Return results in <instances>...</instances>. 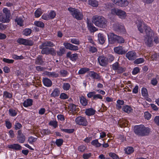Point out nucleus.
Masks as SVG:
<instances>
[{
  "label": "nucleus",
  "mask_w": 159,
  "mask_h": 159,
  "mask_svg": "<svg viewBox=\"0 0 159 159\" xmlns=\"http://www.w3.org/2000/svg\"><path fill=\"white\" fill-rule=\"evenodd\" d=\"M134 130L136 135L139 137H143L149 135L151 129L148 127H146L143 125H140L134 126Z\"/></svg>",
  "instance_id": "f257e3e1"
},
{
  "label": "nucleus",
  "mask_w": 159,
  "mask_h": 159,
  "mask_svg": "<svg viewBox=\"0 0 159 159\" xmlns=\"http://www.w3.org/2000/svg\"><path fill=\"white\" fill-rule=\"evenodd\" d=\"M92 22L97 26L105 28L107 25V21L103 16L96 15L93 17Z\"/></svg>",
  "instance_id": "f03ea898"
},
{
  "label": "nucleus",
  "mask_w": 159,
  "mask_h": 159,
  "mask_svg": "<svg viewBox=\"0 0 159 159\" xmlns=\"http://www.w3.org/2000/svg\"><path fill=\"white\" fill-rule=\"evenodd\" d=\"M3 13H0V21L2 23H8L10 21V11L7 8H4L3 10Z\"/></svg>",
  "instance_id": "7ed1b4c3"
},
{
  "label": "nucleus",
  "mask_w": 159,
  "mask_h": 159,
  "mask_svg": "<svg viewBox=\"0 0 159 159\" xmlns=\"http://www.w3.org/2000/svg\"><path fill=\"white\" fill-rule=\"evenodd\" d=\"M39 47V49H42L41 53L42 54L48 55L50 54L53 56L56 54V51L53 48L43 46L42 45H40Z\"/></svg>",
  "instance_id": "20e7f679"
},
{
  "label": "nucleus",
  "mask_w": 159,
  "mask_h": 159,
  "mask_svg": "<svg viewBox=\"0 0 159 159\" xmlns=\"http://www.w3.org/2000/svg\"><path fill=\"white\" fill-rule=\"evenodd\" d=\"M111 13L113 15H116L121 19H125L126 16L125 12L123 10L116 8L112 9L111 10Z\"/></svg>",
  "instance_id": "39448f33"
},
{
  "label": "nucleus",
  "mask_w": 159,
  "mask_h": 159,
  "mask_svg": "<svg viewBox=\"0 0 159 159\" xmlns=\"http://www.w3.org/2000/svg\"><path fill=\"white\" fill-rule=\"evenodd\" d=\"M69 10L71 12V15L77 20H81L83 19V16L82 14L78 10L75 8H69Z\"/></svg>",
  "instance_id": "423d86ee"
},
{
  "label": "nucleus",
  "mask_w": 159,
  "mask_h": 159,
  "mask_svg": "<svg viewBox=\"0 0 159 159\" xmlns=\"http://www.w3.org/2000/svg\"><path fill=\"white\" fill-rule=\"evenodd\" d=\"M112 68L114 70L116 71L119 74L123 73L126 70L125 67L120 66L118 62H116L112 65Z\"/></svg>",
  "instance_id": "0eeeda50"
},
{
  "label": "nucleus",
  "mask_w": 159,
  "mask_h": 159,
  "mask_svg": "<svg viewBox=\"0 0 159 159\" xmlns=\"http://www.w3.org/2000/svg\"><path fill=\"white\" fill-rule=\"evenodd\" d=\"M17 42L20 44H23L26 46H31L34 44V42L33 41L23 38L19 39L17 40Z\"/></svg>",
  "instance_id": "6e6552de"
},
{
  "label": "nucleus",
  "mask_w": 159,
  "mask_h": 159,
  "mask_svg": "<svg viewBox=\"0 0 159 159\" xmlns=\"http://www.w3.org/2000/svg\"><path fill=\"white\" fill-rule=\"evenodd\" d=\"M98 60L100 66L103 67H106L108 65L106 57L102 55L98 57Z\"/></svg>",
  "instance_id": "1a4fd4ad"
},
{
  "label": "nucleus",
  "mask_w": 159,
  "mask_h": 159,
  "mask_svg": "<svg viewBox=\"0 0 159 159\" xmlns=\"http://www.w3.org/2000/svg\"><path fill=\"white\" fill-rule=\"evenodd\" d=\"M116 5L122 7H125L129 4L127 0H112Z\"/></svg>",
  "instance_id": "9d476101"
},
{
  "label": "nucleus",
  "mask_w": 159,
  "mask_h": 159,
  "mask_svg": "<svg viewBox=\"0 0 159 159\" xmlns=\"http://www.w3.org/2000/svg\"><path fill=\"white\" fill-rule=\"evenodd\" d=\"M75 121L77 124L83 126H86L88 124L86 119L81 116L77 117L75 119Z\"/></svg>",
  "instance_id": "9b49d317"
},
{
  "label": "nucleus",
  "mask_w": 159,
  "mask_h": 159,
  "mask_svg": "<svg viewBox=\"0 0 159 159\" xmlns=\"http://www.w3.org/2000/svg\"><path fill=\"white\" fill-rule=\"evenodd\" d=\"M108 37L110 43L113 44L116 43L118 35L113 33H110L108 35Z\"/></svg>",
  "instance_id": "f8f14e48"
},
{
  "label": "nucleus",
  "mask_w": 159,
  "mask_h": 159,
  "mask_svg": "<svg viewBox=\"0 0 159 159\" xmlns=\"http://www.w3.org/2000/svg\"><path fill=\"white\" fill-rule=\"evenodd\" d=\"M17 140L20 143H24L26 137L19 130L17 132Z\"/></svg>",
  "instance_id": "ddd939ff"
},
{
  "label": "nucleus",
  "mask_w": 159,
  "mask_h": 159,
  "mask_svg": "<svg viewBox=\"0 0 159 159\" xmlns=\"http://www.w3.org/2000/svg\"><path fill=\"white\" fill-rule=\"evenodd\" d=\"M126 57L130 61L134 60L137 57L136 53L134 51H129L126 54Z\"/></svg>",
  "instance_id": "4468645a"
},
{
  "label": "nucleus",
  "mask_w": 159,
  "mask_h": 159,
  "mask_svg": "<svg viewBox=\"0 0 159 159\" xmlns=\"http://www.w3.org/2000/svg\"><path fill=\"white\" fill-rule=\"evenodd\" d=\"M114 52L116 54L119 55L125 54L126 52L122 46H119L114 47Z\"/></svg>",
  "instance_id": "2eb2a0df"
},
{
  "label": "nucleus",
  "mask_w": 159,
  "mask_h": 159,
  "mask_svg": "<svg viewBox=\"0 0 159 159\" xmlns=\"http://www.w3.org/2000/svg\"><path fill=\"white\" fill-rule=\"evenodd\" d=\"M63 45L67 49L75 51L78 50V47L77 46L68 43H64Z\"/></svg>",
  "instance_id": "dca6fc26"
},
{
  "label": "nucleus",
  "mask_w": 159,
  "mask_h": 159,
  "mask_svg": "<svg viewBox=\"0 0 159 159\" xmlns=\"http://www.w3.org/2000/svg\"><path fill=\"white\" fill-rule=\"evenodd\" d=\"M90 77L94 80L99 81L101 80V76L96 72L90 71Z\"/></svg>",
  "instance_id": "f3484780"
},
{
  "label": "nucleus",
  "mask_w": 159,
  "mask_h": 159,
  "mask_svg": "<svg viewBox=\"0 0 159 159\" xmlns=\"http://www.w3.org/2000/svg\"><path fill=\"white\" fill-rule=\"evenodd\" d=\"M43 84L47 87H50L52 85V81L47 78H43L42 80Z\"/></svg>",
  "instance_id": "a211bd4d"
},
{
  "label": "nucleus",
  "mask_w": 159,
  "mask_h": 159,
  "mask_svg": "<svg viewBox=\"0 0 159 159\" xmlns=\"http://www.w3.org/2000/svg\"><path fill=\"white\" fill-rule=\"evenodd\" d=\"M145 43L148 46L151 47L152 46V39L151 36H146L145 38Z\"/></svg>",
  "instance_id": "6ab92c4d"
},
{
  "label": "nucleus",
  "mask_w": 159,
  "mask_h": 159,
  "mask_svg": "<svg viewBox=\"0 0 159 159\" xmlns=\"http://www.w3.org/2000/svg\"><path fill=\"white\" fill-rule=\"evenodd\" d=\"M10 148L12 149L16 150H20L22 149V147L19 144L14 143L8 146Z\"/></svg>",
  "instance_id": "aec40b11"
},
{
  "label": "nucleus",
  "mask_w": 159,
  "mask_h": 159,
  "mask_svg": "<svg viewBox=\"0 0 159 159\" xmlns=\"http://www.w3.org/2000/svg\"><path fill=\"white\" fill-rule=\"evenodd\" d=\"M43 62L42 56L39 55L36 59L35 63L37 65L42 66Z\"/></svg>",
  "instance_id": "412c9836"
},
{
  "label": "nucleus",
  "mask_w": 159,
  "mask_h": 159,
  "mask_svg": "<svg viewBox=\"0 0 159 159\" xmlns=\"http://www.w3.org/2000/svg\"><path fill=\"white\" fill-rule=\"evenodd\" d=\"M33 100L31 99H28L25 101L23 103V105L25 107L30 106L32 104Z\"/></svg>",
  "instance_id": "4be33fe9"
},
{
  "label": "nucleus",
  "mask_w": 159,
  "mask_h": 159,
  "mask_svg": "<svg viewBox=\"0 0 159 159\" xmlns=\"http://www.w3.org/2000/svg\"><path fill=\"white\" fill-rule=\"evenodd\" d=\"M115 30L117 31L120 32H123L125 30L124 26L120 24H118L115 26Z\"/></svg>",
  "instance_id": "5701e85b"
},
{
  "label": "nucleus",
  "mask_w": 159,
  "mask_h": 159,
  "mask_svg": "<svg viewBox=\"0 0 159 159\" xmlns=\"http://www.w3.org/2000/svg\"><path fill=\"white\" fill-rule=\"evenodd\" d=\"M45 74L46 75L48 76L49 77H52L57 78L58 76V74L55 73V72H50L46 71Z\"/></svg>",
  "instance_id": "b1692460"
},
{
  "label": "nucleus",
  "mask_w": 159,
  "mask_h": 159,
  "mask_svg": "<svg viewBox=\"0 0 159 159\" xmlns=\"http://www.w3.org/2000/svg\"><path fill=\"white\" fill-rule=\"evenodd\" d=\"M41 45H43V46L47 47H53L55 46V44L53 43L50 41H46L43 43Z\"/></svg>",
  "instance_id": "393cba45"
},
{
  "label": "nucleus",
  "mask_w": 159,
  "mask_h": 159,
  "mask_svg": "<svg viewBox=\"0 0 159 159\" xmlns=\"http://www.w3.org/2000/svg\"><path fill=\"white\" fill-rule=\"evenodd\" d=\"M98 39L100 43L102 44L105 42V39L104 37V35L102 33H99L98 35Z\"/></svg>",
  "instance_id": "a878e982"
},
{
  "label": "nucleus",
  "mask_w": 159,
  "mask_h": 159,
  "mask_svg": "<svg viewBox=\"0 0 159 159\" xmlns=\"http://www.w3.org/2000/svg\"><path fill=\"white\" fill-rule=\"evenodd\" d=\"M144 29L146 34V36L151 35V29L147 25H145L144 27Z\"/></svg>",
  "instance_id": "bb28decb"
},
{
  "label": "nucleus",
  "mask_w": 159,
  "mask_h": 159,
  "mask_svg": "<svg viewBox=\"0 0 159 159\" xmlns=\"http://www.w3.org/2000/svg\"><path fill=\"white\" fill-rule=\"evenodd\" d=\"M122 110L128 113H130L133 110L131 107L128 105L123 106Z\"/></svg>",
  "instance_id": "cd10ccee"
},
{
  "label": "nucleus",
  "mask_w": 159,
  "mask_h": 159,
  "mask_svg": "<svg viewBox=\"0 0 159 159\" xmlns=\"http://www.w3.org/2000/svg\"><path fill=\"white\" fill-rule=\"evenodd\" d=\"M91 144L96 148L99 147L102 145L101 143L98 142V140L97 139H95L93 140L91 142Z\"/></svg>",
  "instance_id": "c85d7f7f"
},
{
  "label": "nucleus",
  "mask_w": 159,
  "mask_h": 159,
  "mask_svg": "<svg viewBox=\"0 0 159 159\" xmlns=\"http://www.w3.org/2000/svg\"><path fill=\"white\" fill-rule=\"evenodd\" d=\"M60 93V91L59 89L56 88L54 89L52 93L51 94V96L52 97L58 96Z\"/></svg>",
  "instance_id": "c756f323"
},
{
  "label": "nucleus",
  "mask_w": 159,
  "mask_h": 159,
  "mask_svg": "<svg viewBox=\"0 0 159 159\" xmlns=\"http://www.w3.org/2000/svg\"><path fill=\"white\" fill-rule=\"evenodd\" d=\"M116 102V107L118 109H120L121 108L122 106L124 105V102L123 100L118 99L117 101Z\"/></svg>",
  "instance_id": "7c9ffc66"
},
{
  "label": "nucleus",
  "mask_w": 159,
  "mask_h": 159,
  "mask_svg": "<svg viewBox=\"0 0 159 159\" xmlns=\"http://www.w3.org/2000/svg\"><path fill=\"white\" fill-rule=\"evenodd\" d=\"M80 101L83 106H86L88 102L86 99L83 96L80 97Z\"/></svg>",
  "instance_id": "2f4dec72"
},
{
  "label": "nucleus",
  "mask_w": 159,
  "mask_h": 159,
  "mask_svg": "<svg viewBox=\"0 0 159 159\" xmlns=\"http://www.w3.org/2000/svg\"><path fill=\"white\" fill-rule=\"evenodd\" d=\"M134 149V148L131 147H129L126 149H125V152L128 154H130L133 152Z\"/></svg>",
  "instance_id": "473e14b6"
},
{
  "label": "nucleus",
  "mask_w": 159,
  "mask_h": 159,
  "mask_svg": "<svg viewBox=\"0 0 159 159\" xmlns=\"http://www.w3.org/2000/svg\"><path fill=\"white\" fill-rule=\"evenodd\" d=\"M106 58H107V61L108 64V63H111L115 59V57L112 54H110L106 57Z\"/></svg>",
  "instance_id": "72a5a7b5"
},
{
  "label": "nucleus",
  "mask_w": 159,
  "mask_h": 159,
  "mask_svg": "<svg viewBox=\"0 0 159 159\" xmlns=\"http://www.w3.org/2000/svg\"><path fill=\"white\" fill-rule=\"evenodd\" d=\"M145 60L143 58H139L136 59L134 61V63L135 64H140L144 62Z\"/></svg>",
  "instance_id": "f704fd0d"
},
{
  "label": "nucleus",
  "mask_w": 159,
  "mask_h": 159,
  "mask_svg": "<svg viewBox=\"0 0 159 159\" xmlns=\"http://www.w3.org/2000/svg\"><path fill=\"white\" fill-rule=\"evenodd\" d=\"M31 32V30L29 28L25 29L23 32V34L25 36L29 35L30 34Z\"/></svg>",
  "instance_id": "c9c22d12"
},
{
  "label": "nucleus",
  "mask_w": 159,
  "mask_h": 159,
  "mask_svg": "<svg viewBox=\"0 0 159 159\" xmlns=\"http://www.w3.org/2000/svg\"><path fill=\"white\" fill-rule=\"evenodd\" d=\"M125 40L122 37L118 35L116 43L122 44L124 43Z\"/></svg>",
  "instance_id": "e433bc0d"
},
{
  "label": "nucleus",
  "mask_w": 159,
  "mask_h": 159,
  "mask_svg": "<svg viewBox=\"0 0 159 159\" xmlns=\"http://www.w3.org/2000/svg\"><path fill=\"white\" fill-rule=\"evenodd\" d=\"M109 155L113 159H120L118 156L114 153L110 152L109 153Z\"/></svg>",
  "instance_id": "4c0bfd02"
},
{
  "label": "nucleus",
  "mask_w": 159,
  "mask_h": 159,
  "mask_svg": "<svg viewBox=\"0 0 159 159\" xmlns=\"http://www.w3.org/2000/svg\"><path fill=\"white\" fill-rule=\"evenodd\" d=\"M90 5L96 7L98 6V2L96 0H90Z\"/></svg>",
  "instance_id": "58836bf2"
},
{
  "label": "nucleus",
  "mask_w": 159,
  "mask_h": 159,
  "mask_svg": "<svg viewBox=\"0 0 159 159\" xmlns=\"http://www.w3.org/2000/svg\"><path fill=\"white\" fill-rule=\"evenodd\" d=\"M159 57V53H155L151 55V58L152 61H157L158 58Z\"/></svg>",
  "instance_id": "ea45409f"
},
{
  "label": "nucleus",
  "mask_w": 159,
  "mask_h": 159,
  "mask_svg": "<svg viewBox=\"0 0 159 159\" xmlns=\"http://www.w3.org/2000/svg\"><path fill=\"white\" fill-rule=\"evenodd\" d=\"M65 49L64 48H61L59 51L57 52L58 56H62L65 53Z\"/></svg>",
  "instance_id": "a19ab883"
},
{
  "label": "nucleus",
  "mask_w": 159,
  "mask_h": 159,
  "mask_svg": "<svg viewBox=\"0 0 159 159\" xmlns=\"http://www.w3.org/2000/svg\"><path fill=\"white\" fill-rule=\"evenodd\" d=\"M140 70V69L137 66L134 67L132 72V74L133 75H136L139 72Z\"/></svg>",
  "instance_id": "79ce46f5"
},
{
  "label": "nucleus",
  "mask_w": 159,
  "mask_h": 159,
  "mask_svg": "<svg viewBox=\"0 0 159 159\" xmlns=\"http://www.w3.org/2000/svg\"><path fill=\"white\" fill-rule=\"evenodd\" d=\"M63 140L62 139H57L55 142L56 144L58 146H61L63 144Z\"/></svg>",
  "instance_id": "37998d69"
},
{
  "label": "nucleus",
  "mask_w": 159,
  "mask_h": 159,
  "mask_svg": "<svg viewBox=\"0 0 159 159\" xmlns=\"http://www.w3.org/2000/svg\"><path fill=\"white\" fill-rule=\"evenodd\" d=\"M68 108L71 111H75L76 110V105L73 104H70L68 106Z\"/></svg>",
  "instance_id": "c03bdc74"
},
{
  "label": "nucleus",
  "mask_w": 159,
  "mask_h": 159,
  "mask_svg": "<svg viewBox=\"0 0 159 159\" xmlns=\"http://www.w3.org/2000/svg\"><path fill=\"white\" fill-rule=\"evenodd\" d=\"M89 69L85 67L81 69L79 71L78 73L80 74H82L85 73L86 72L89 71Z\"/></svg>",
  "instance_id": "a18cd8bd"
},
{
  "label": "nucleus",
  "mask_w": 159,
  "mask_h": 159,
  "mask_svg": "<svg viewBox=\"0 0 159 159\" xmlns=\"http://www.w3.org/2000/svg\"><path fill=\"white\" fill-rule=\"evenodd\" d=\"M152 115L148 111H146L144 113L145 118L147 120H149L151 117Z\"/></svg>",
  "instance_id": "49530a36"
},
{
  "label": "nucleus",
  "mask_w": 159,
  "mask_h": 159,
  "mask_svg": "<svg viewBox=\"0 0 159 159\" xmlns=\"http://www.w3.org/2000/svg\"><path fill=\"white\" fill-rule=\"evenodd\" d=\"M15 21L17 23L18 25H20V26H22V24L23 23V21L22 19L20 17H16L15 19Z\"/></svg>",
  "instance_id": "de8ad7c7"
},
{
  "label": "nucleus",
  "mask_w": 159,
  "mask_h": 159,
  "mask_svg": "<svg viewBox=\"0 0 159 159\" xmlns=\"http://www.w3.org/2000/svg\"><path fill=\"white\" fill-rule=\"evenodd\" d=\"M142 95L143 97H146L148 95V91L146 88H143L141 90Z\"/></svg>",
  "instance_id": "09e8293b"
},
{
  "label": "nucleus",
  "mask_w": 159,
  "mask_h": 159,
  "mask_svg": "<svg viewBox=\"0 0 159 159\" xmlns=\"http://www.w3.org/2000/svg\"><path fill=\"white\" fill-rule=\"evenodd\" d=\"M62 88L65 90H68L70 88V85L68 83H64L63 85Z\"/></svg>",
  "instance_id": "8fccbe9b"
},
{
  "label": "nucleus",
  "mask_w": 159,
  "mask_h": 159,
  "mask_svg": "<svg viewBox=\"0 0 159 159\" xmlns=\"http://www.w3.org/2000/svg\"><path fill=\"white\" fill-rule=\"evenodd\" d=\"M34 25L38 27H44V24L40 21H35Z\"/></svg>",
  "instance_id": "3c124183"
},
{
  "label": "nucleus",
  "mask_w": 159,
  "mask_h": 159,
  "mask_svg": "<svg viewBox=\"0 0 159 159\" xmlns=\"http://www.w3.org/2000/svg\"><path fill=\"white\" fill-rule=\"evenodd\" d=\"M9 112L10 115L11 116H14L17 114V112L15 110L12 109H10L9 110Z\"/></svg>",
  "instance_id": "603ef678"
},
{
  "label": "nucleus",
  "mask_w": 159,
  "mask_h": 159,
  "mask_svg": "<svg viewBox=\"0 0 159 159\" xmlns=\"http://www.w3.org/2000/svg\"><path fill=\"white\" fill-rule=\"evenodd\" d=\"M42 12L41 11V9H38L34 13L35 16L37 17H39L42 14Z\"/></svg>",
  "instance_id": "864d4df0"
},
{
  "label": "nucleus",
  "mask_w": 159,
  "mask_h": 159,
  "mask_svg": "<svg viewBox=\"0 0 159 159\" xmlns=\"http://www.w3.org/2000/svg\"><path fill=\"white\" fill-rule=\"evenodd\" d=\"M98 99H102V96L99 94L93 95V100H97Z\"/></svg>",
  "instance_id": "5fc2aeb1"
},
{
  "label": "nucleus",
  "mask_w": 159,
  "mask_h": 159,
  "mask_svg": "<svg viewBox=\"0 0 159 159\" xmlns=\"http://www.w3.org/2000/svg\"><path fill=\"white\" fill-rule=\"evenodd\" d=\"M70 59L72 61H76L78 58V54L76 53L71 55Z\"/></svg>",
  "instance_id": "6e6d98bb"
},
{
  "label": "nucleus",
  "mask_w": 159,
  "mask_h": 159,
  "mask_svg": "<svg viewBox=\"0 0 159 159\" xmlns=\"http://www.w3.org/2000/svg\"><path fill=\"white\" fill-rule=\"evenodd\" d=\"M70 42L72 43L77 45H79L80 44L79 40L76 39H71Z\"/></svg>",
  "instance_id": "4d7b16f0"
},
{
  "label": "nucleus",
  "mask_w": 159,
  "mask_h": 159,
  "mask_svg": "<svg viewBox=\"0 0 159 159\" xmlns=\"http://www.w3.org/2000/svg\"><path fill=\"white\" fill-rule=\"evenodd\" d=\"M37 139L36 138H34L33 137L31 136L29 138L28 141L30 143H33L35 142Z\"/></svg>",
  "instance_id": "13d9d810"
},
{
  "label": "nucleus",
  "mask_w": 159,
  "mask_h": 159,
  "mask_svg": "<svg viewBox=\"0 0 159 159\" xmlns=\"http://www.w3.org/2000/svg\"><path fill=\"white\" fill-rule=\"evenodd\" d=\"M60 73L61 75L63 77L66 76L68 74V72L66 70H61Z\"/></svg>",
  "instance_id": "bf43d9fd"
},
{
  "label": "nucleus",
  "mask_w": 159,
  "mask_h": 159,
  "mask_svg": "<svg viewBox=\"0 0 159 159\" xmlns=\"http://www.w3.org/2000/svg\"><path fill=\"white\" fill-rule=\"evenodd\" d=\"M60 98L61 99H67L68 98V96L64 93H61L60 97Z\"/></svg>",
  "instance_id": "052dcab7"
},
{
  "label": "nucleus",
  "mask_w": 159,
  "mask_h": 159,
  "mask_svg": "<svg viewBox=\"0 0 159 159\" xmlns=\"http://www.w3.org/2000/svg\"><path fill=\"white\" fill-rule=\"evenodd\" d=\"M92 24L90 23V32L93 33L96 31L98 30L94 26H92Z\"/></svg>",
  "instance_id": "680f3d73"
},
{
  "label": "nucleus",
  "mask_w": 159,
  "mask_h": 159,
  "mask_svg": "<svg viewBox=\"0 0 159 159\" xmlns=\"http://www.w3.org/2000/svg\"><path fill=\"white\" fill-rule=\"evenodd\" d=\"M57 122L56 121H51L49 123V125H52L56 128L57 126Z\"/></svg>",
  "instance_id": "e2e57ef3"
},
{
  "label": "nucleus",
  "mask_w": 159,
  "mask_h": 159,
  "mask_svg": "<svg viewBox=\"0 0 159 159\" xmlns=\"http://www.w3.org/2000/svg\"><path fill=\"white\" fill-rule=\"evenodd\" d=\"M2 60L3 61L8 63H12L14 61V60H13L5 58H4Z\"/></svg>",
  "instance_id": "0e129e2a"
},
{
  "label": "nucleus",
  "mask_w": 159,
  "mask_h": 159,
  "mask_svg": "<svg viewBox=\"0 0 159 159\" xmlns=\"http://www.w3.org/2000/svg\"><path fill=\"white\" fill-rule=\"evenodd\" d=\"M155 123L159 126V116H156L154 119Z\"/></svg>",
  "instance_id": "69168bd1"
},
{
  "label": "nucleus",
  "mask_w": 159,
  "mask_h": 159,
  "mask_svg": "<svg viewBox=\"0 0 159 159\" xmlns=\"http://www.w3.org/2000/svg\"><path fill=\"white\" fill-rule=\"evenodd\" d=\"M56 15V14L53 11H51L49 14V16L51 19L54 18L55 17Z\"/></svg>",
  "instance_id": "338daca9"
},
{
  "label": "nucleus",
  "mask_w": 159,
  "mask_h": 159,
  "mask_svg": "<svg viewBox=\"0 0 159 159\" xmlns=\"http://www.w3.org/2000/svg\"><path fill=\"white\" fill-rule=\"evenodd\" d=\"M158 83L157 81L156 78H153L151 80V83L154 86L156 85Z\"/></svg>",
  "instance_id": "774afa93"
}]
</instances>
